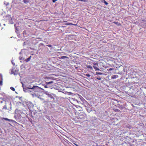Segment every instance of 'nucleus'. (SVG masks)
<instances>
[{
	"label": "nucleus",
	"instance_id": "nucleus-1",
	"mask_svg": "<svg viewBox=\"0 0 146 146\" xmlns=\"http://www.w3.org/2000/svg\"><path fill=\"white\" fill-rule=\"evenodd\" d=\"M116 68L118 70L119 72L121 73H123L127 71V68L124 66H123L122 65H121L120 66H117Z\"/></svg>",
	"mask_w": 146,
	"mask_h": 146
},
{
	"label": "nucleus",
	"instance_id": "nucleus-2",
	"mask_svg": "<svg viewBox=\"0 0 146 146\" xmlns=\"http://www.w3.org/2000/svg\"><path fill=\"white\" fill-rule=\"evenodd\" d=\"M45 94L47 95L48 97L51 98L52 101H53L54 100V97L55 96V95L54 94H49V93L48 91H46L45 92Z\"/></svg>",
	"mask_w": 146,
	"mask_h": 146
},
{
	"label": "nucleus",
	"instance_id": "nucleus-3",
	"mask_svg": "<svg viewBox=\"0 0 146 146\" xmlns=\"http://www.w3.org/2000/svg\"><path fill=\"white\" fill-rule=\"evenodd\" d=\"M40 89H42L38 86H33L32 88V89L35 92H39Z\"/></svg>",
	"mask_w": 146,
	"mask_h": 146
},
{
	"label": "nucleus",
	"instance_id": "nucleus-4",
	"mask_svg": "<svg viewBox=\"0 0 146 146\" xmlns=\"http://www.w3.org/2000/svg\"><path fill=\"white\" fill-rule=\"evenodd\" d=\"M18 71L19 70L17 68L15 69V68H14V67H13L11 71L12 74H13L15 75H17L18 74Z\"/></svg>",
	"mask_w": 146,
	"mask_h": 146
},
{
	"label": "nucleus",
	"instance_id": "nucleus-5",
	"mask_svg": "<svg viewBox=\"0 0 146 146\" xmlns=\"http://www.w3.org/2000/svg\"><path fill=\"white\" fill-rule=\"evenodd\" d=\"M85 69H87L89 71H91V70H93V67L89 65H87L86 67H84Z\"/></svg>",
	"mask_w": 146,
	"mask_h": 146
},
{
	"label": "nucleus",
	"instance_id": "nucleus-6",
	"mask_svg": "<svg viewBox=\"0 0 146 146\" xmlns=\"http://www.w3.org/2000/svg\"><path fill=\"white\" fill-rule=\"evenodd\" d=\"M14 117L17 120L18 119H20L21 118V115L20 114H18L15 115Z\"/></svg>",
	"mask_w": 146,
	"mask_h": 146
},
{
	"label": "nucleus",
	"instance_id": "nucleus-7",
	"mask_svg": "<svg viewBox=\"0 0 146 146\" xmlns=\"http://www.w3.org/2000/svg\"><path fill=\"white\" fill-rule=\"evenodd\" d=\"M3 119H4L6 121H8L9 122H12H12H16V121H15L13 120H11V119H9L7 118H3Z\"/></svg>",
	"mask_w": 146,
	"mask_h": 146
},
{
	"label": "nucleus",
	"instance_id": "nucleus-8",
	"mask_svg": "<svg viewBox=\"0 0 146 146\" xmlns=\"http://www.w3.org/2000/svg\"><path fill=\"white\" fill-rule=\"evenodd\" d=\"M74 67H75V68L76 69H77L78 71L80 72H82V70L80 68V67H77L75 66V65H74Z\"/></svg>",
	"mask_w": 146,
	"mask_h": 146
},
{
	"label": "nucleus",
	"instance_id": "nucleus-9",
	"mask_svg": "<svg viewBox=\"0 0 146 146\" xmlns=\"http://www.w3.org/2000/svg\"><path fill=\"white\" fill-rule=\"evenodd\" d=\"M93 67L94 69H95L96 70H100V69L96 65L93 66Z\"/></svg>",
	"mask_w": 146,
	"mask_h": 146
},
{
	"label": "nucleus",
	"instance_id": "nucleus-10",
	"mask_svg": "<svg viewBox=\"0 0 146 146\" xmlns=\"http://www.w3.org/2000/svg\"><path fill=\"white\" fill-rule=\"evenodd\" d=\"M118 77V76L117 75H113L111 77V78L114 79Z\"/></svg>",
	"mask_w": 146,
	"mask_h": 146
},
{
	"label": "nucleus",
	"instance_id": "nucleus-11",
	"mask_svg": "<svg viewBox=\"0 0 146 146\" xmlns=\"http://www.w3.org/2000/svg\"><path fill=\"white\" fill-rule=\"evenodd\" d=\"M117 106L118 108H120V109H122L123 108V106L121 105H120L119 104H118V105H117Z\"/></svg>",
	"mask_w": 146,
	"mask_h": 146
},
{
	"label": "nucleus",
	"instance_id": "nucleus-12",
	"mask_svg": "<svg viewBox=\"0 0 146 146\" xmlns=\"http://www.w3.org/2000/svg\"><path fill=\"white\" fill-rule=\"evenodd\" d=\"M31 58V56H30L29 58L25 60V61L26 62L29 61Z\"/></svg>",
	"mask_w": 146,
	"mask_h": 146
},
{
	"label": "nucleus",
	"instance_id": "nucleus-13",
	"mask_svg": "<svg viewBox=\"0 0 146 146\" xmlns=\"http://www.w3.org/2000/svg\"><path fill=\"white\" fill-rule=\"evenodd\" d=\"M86 109L89 113H90L92 111L91 109L89 108H86Z\"/></svg>",
	"mask_w": 146,
	"mask_h": 146
},
{
	"label": "nucleus",
	"instance_id": "nucleus-14",
	"mask_svg": "<svg viewBox=\"0 0 146 146\" xmlns=\"http://www.w3.org/2000/svg\"><path fill=\"white\" fill-rule=\"evenodd\" d=\"M53 83V82L52 81H51L49 82H46V83L47 85L49 84H51Z\"/></svg>",
	"mask_w": 146,
	"mask_h": 146
},
{
	"label": "nucleus",
	"instance_id": "nucleus-15",
	"mask_svg": "<svg viewBox=\"0 0 146 146\" xmlns=\"http://www.w3.org/2000/svg\"><path fill=\"white\" fill-rule=\"evenodd\" d=\"M3 101H4L5 102V105L3 107V109H7V106H6V101L5 100H3Z\"/></svg>",
	"mask_w": 146,
	"mask_h": 146
},
{
	"label": "nucleus",
	"instance_id": "nucleus-16",
	"mask_svg": "<svg viewBox=\"0 0 146 146\" xmlns=\"http://www.w3.org/2000/svg\"><path fill=\"white\" fill-rule=\"evenodd\" d=\"M113 23H115V24H116V25H117L118 26H120L121 25V24L119 23H118V22H113Z\"/></svg>",
	"mask_w": 146,
	"mask_h": 146
},
{
	"label": "nucleus",
	"instance_id": "nucleus-17",
	"mask_svg": "<svg viewBox=\"0 0 146 146\" xmlns=\"http://www.w3.org/2000/svg\"><path fill=\"white\" fill-rule=\"evenodd\" d=\"M68 58V57H67V56H61V59H64L65 58Z\"/></svg>",
	"mask_w": 146,
	"mask_h": 146
},
{
	"label": "nucleus",
	"instance_id": "nucleus-18",
	"mask_svg": "<svg viewBox=\"0 0 146 146\" xmlns=\"http://www.w3.org/2000/svg\"><path fill=\"white\" fill-rule=\"evenodd\" d=\"M96 75H102L103 74V73L99 72H97L96 73Z\"/></svg>",
	"mask_w": 146,
	"mask_h": 146
},
{
	"label": "nucleus",
	"instance_id": "nucleus-19",
	"mask_svg": "<svg viewBox=\"0 0 146 146\" xmlns=\"http://www.w3.org/2000/svg\"><path fill=\"white\" fill-rule=\"evenodd\" d=\"M78 1H83L84 2H87L88 1V0H78Z\"/></svg>",
	"mask_w": 146,
	"mask_h": 146
},
{
	"label": "nucleus",
	"instance_id": "nucleus-20",
	"mask_svg": "<svg viewBox=\"0 0 146 146\" xmlns=\"http://www.w3.org/2000/svg\"><path fill=\"white\" fill-rule=\"evenodd\" d=\"M65 25H74L73 24L71 23H66V24H65Z\"/></svg>",
	"mask_w": 146,
	"mask_h": 146
},
{
	"label": "nucleus",
	"instance_id": "nucleus-21",
	"mask_svg": "<svg viewBox=\"0 0 146 146\" xmlns=\"http://www.w3.org/2000/svg\"><path fill=\"white\" fill-rule=\"evenodd\" d=\"M10 89L13 91H15V88L13 87H10Z\"/></svg>",
	"mask_w": 146,
	"mask_h": 146
},
{
	"label": "nucleus",
	"instance_id": "nucleus-22",
	"mask_svg": "<svg viewBox=\"0 0 146 146\" xmlns=\"http://www.w3.org/2000/svg\"><path fill=\"white\" fill-rule=\"evenodd\" d=\"M108 70H109V71H111L112 70H114V68H110L109 69H108Z\"/></svg>",
	"mask_w": 146,
	"mask_h": 146
},
{
	"label": "nucleus",
	"instance_id": "nucleus-23",
	"mask_svg": "<svg viewBox=\"0 0 146 146\" xmlns=\"http://www.w3.org/2000/svg\"><path fill=\"white\" fill-rule=\"evenodd\" d=\"M84 75L88 77H89L91 76L89 74H84Z\"/></svg>",
	"mask_w": 146,
	"mask_h": 146
},
{
	"label": "nucleus",
	"instance_id": "nucleus-24",
	"mask_svg": "<svg viewBox=\"0 0 146 146\" xmlns=\"http://www.w3.org/2000/svg\"><path fill=\"white\" fill-rule=\"evenodd\" d=\"M114 110L116 112H119L120 111L118 109H115Z\"/></svg>",
	"mask_w": 146,
	"mask_h": 146
},
{
	"label": "nucleus",
	"instance_id": "nucleus-25",
	"mask_svg": "<svg viewBox=\"0 0 146 146\" xmlns=\"http://www.w3.org/2000/svg\"><path fill=\"white\" fill-rule=\"evenodd\" d=\"M96 78L97 80H101V78L100 77H96Z\"/></svg>",
	"mask_w": 146,
	"mask_h": 146
},
{
	"label": "nucleus",
	"instance_id": "nucleus-26",
	"mask_svg": "<svg viewBox=\"0 0 146 146\" xmlns=\"http://www.w3.org/2000/svg\"><path fill=\"white\" fill-rule=\"evenodd\" d=\"M32 87H29V86L27 87L26 88V89H32Z\"/></svg>",
	"mask_w": 146,
	"mask_h": 146
},
{
	"label": "nucleus",
	"instance_id": "nucleus-27",
	"mask_svg": "<svg viewBox=\"0 0 146 146\" xmlns=\"http://www.w3.org/2000/svg\"><path fill=\"white\" fill-rule=\"evenodd\" d=\"M47 46L49 47H52V46L51 45H46Z\"/></svg>",
	"mask_w": 146,
	"mask_h": 146
},
{
	"label": "nucleus",
	"instance_id": "nucleus-28",
	"mask_svg": "<svg viewBox=\"0 0 146 146\" xmlns=\"http://www.w3.org/2000/svg\"><path fill=\"white\" fill-rule=\"evenodd\" d=\"M2 80L0 81V85H2Z\"/></svg>",
	"mask_w": 146,
	"mask_h": 146
},
{
	"label": "nucleus",
	"instance_id": "nucleus-29",
	"mask_svg": "<svg viewBox=\"0 0 146 146\" xmlns=\"http://www.w3.org/2000/svg\"><path fill=\"white\" fill-rule=\"evenodd\" d=\"M104 3L106 5H107L108 4V3L106 1H104Z\"/></svg>",
	"mask_w": 146,
	"mask_h": 146
},
{
	"label": "nucleus",
	"instance_id": "nucleus-30",
	"mask_svg": "<svg viewBox=\"0 0 146 146\" xmlns=\"http://www.w3.org/2000/svg\"><path fill=\"white\" fill-rule=\"evenodd\" d=\"M57 0H52V2L53 3L55 2Z\"/></svg>",
	"mask_w": 146,
	"mask_h": 146
},
{
	"label": "nucleus",
	"instance_id": "nucleus-31",
	"mask_svg": "<svg viewBox=\"0 0 146 146\" xmlns=\"http://www.w3.org/2000/svg\"><path fill=\"white\" fill-rule=\"evenodd\" d=\"M94 65H96L99 68H100V66H98V64H94Z\"/></svg>",
	"mask_w": 146,
	"mask_h": 146
},
{
	"label": "nucleus",
	"instance_id": "nucleus-32",
	"mask_svg": "<svg viewBox=\"0 0 146 146\" xmlns=\"http://www.w3.org/2000/svg\"><path fill=\"white\" fill-rule=\"evenodd\" d=\"M44 87H45V88H48V87H47V85H45V86H44Z\"/></svg>",
	"mask_w": 146,
	"mask_h": 146
},
{
	"label": "nucleus",
	"instance_id": "nucleus-33",
	"mask_svg": "<svg viewBox=\"0 0 146 146\" xmlns=\"http://www.w3.org/2000/svg\"><path fill=\"white\" fill-rule=\"evenodd\" d=\"M24 84H23L22 85V87L23 88V89H24Z\"/></svg>",
	"mask_w": 146,
	"mask_h": 146
},
{
	"label": "nucleus",
	"instance_id": "nucleus-34",
	"mask_svg": "<svg viewBox=\"0 0 146 146\" xmlns=\"http://www.w3.org/2000/svg\"><path fill=\"white\" fill-rule=\"evenodd\" d=\"M0 99H2V100H3V98H0Z\"/></svg>",
	"mask_w": 146,
	"mask_h": 146
},
{
	"label": "nucleus",
	"instance_id": "nucleus-35",
	"mask_svg": "<svg viewBox=\"0 0 146 146\" xmlns=\"http://www.w3.org/2000/svg\"><path fill=\"white\" fill-rule=\"evenodd\" d=\"M0 103L1 104L2 103H3V101H1V102H0Z\"/></svg>",
	"mask_w": 146,
	"mask_h": 146
},
{
	"label": "nucleus",
	"instance_id": "nucleus-36",
	"mask_svg": "<svg viewBox=\"0 0 146 146\" xmlns=\"http://www.w3.org/2000/svg\"><path fill=\"white\" fill-rule=\"evenodd\" d=\"M13 65V67H15L16 66H15V64H14Z\"/></svg>",
	"mask_w": 146,
	"mask_h": 146
},
{
	"label": "nucleus",
	"instance_id": "nucleus-37",
	"mask_svg": "<svg viewBox=\"0 0 146 146\" xmlns=\"http://www.w3.org/2000/svg\"><path fill=\"white\" fill-rule=\"evenodd\" d=\"M22 97H19V99H20V98H22Z\"/></svg>",
	"mask_w": 146,
	"mask_h": 146
},
{
	"label": "nucleus",
	"instance_id": "nucleus-38",
	"mask_svg": "<svg viewBox=\"0 0 146 146\" xmlns=\"http://www.w3.org/2000/svg\"><path fill=\"white\" fill-rule=\"evenodd\" d=\"M29 86V87H31V86L30 85L29 86Z\"/></svg>",
	"mask_w": 146,
	"mask_h": 146
},
{
	"label": "nucleus",
	"instance_id": "nucleus-39",
	"mask_svg": "<svg viewBox=\"0 0 146 146\" xmlns=\"http://www.w3.org/2000/svg\"><path fill=\"white\" fill-rule=\"evenodd\" d=\"M31 106H33V104H31Z\"/></svg>",
	"mask_w": 146,
	"mask_h": 146
},
{
	"label": "nucleus",
	"instance_id": "nucleus-40",
	"mask_svg": "<svg viewBox=\"0 0 146 146\" xmlns=\"http://www.w3.org/2000/svg\"><path fill=\"white\" fill-rule=\"evenodd\" d=\"M21 83L22 84V85L23 84V82H21Z\"/></svg>",
	"mask_w": 146,
	"mask_h": 146
},
{
	"label": "nucleus",
	"instance_id": "nucleus-41",
	"mask_svg": "<svg viewBox=\"0 0 146 146\" xmlns=\"http://www.w3.org/2000/svg\"><path fill=\"white\" fill-rule=\"evenodd\" d=\"M10 105H11V102H10Z\"/></svg>",
	"mask_w": 146,
	"mask_h": 146
}]
</instances>
